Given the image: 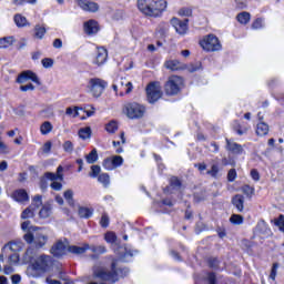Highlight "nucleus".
Instances as JSON below:
<instances>
[{"instance_id":"1a4fd4ad","label":"nucleus","mask_w":284,"mask_h":284,"mask_svg":"<svg viewBox=\"0 0 284 284\" xmlns=\"http://www.w3.org/2000/svg\"><path fill=\"white\" fill-rule=\"evenodd\" d=\"M70 242L68 239L58 240L51 247L50 253L58 258L68 254Z\"/></svg>"},{"instance_id":"473e14b6","label":"nucleus","mask_w":284,"mask_h":284,"mask_svg":"<svg viewBox=\"0 0 284 284\" xmlns=\"http://www.w3.org/2000/svg\"><path fill=\"white\" fill-rule=\"evenodd\" d=\"M41 134H50L52 132V123L50 121H45L40 126Z\"/></svg>"},{"instance_id":"13d9d810","label":"nucleus","mask_w":284,"mask_h":284,"mask_svg":"<svg viewBox=\"0 0 284 284\" xmlns=\"http://www.w3.org/2000/svg\"><path fill=\"white\" fill-rule=\"evenodd\" d=\"M20 90H21V92H32V91H34V84H32V83H28V84H22L21 87H20Z\"/></svg>"},{"instance_id":"c756f323","label":"nucleus","mask_w":284,"mask_h":284,"mask_svg":"<svg viewBox=\"0 0 284 284\" xmlns=\"http://www.w3.org/2000/svg\"><path fill=\"white\" fill-rule=\"evenodd\" d=\"M14 23L18 28H26L28 26V19L18 13L14 16Z\"/></svg>"},{"instance_id":"6ab92c4d","label":"nucleus","mask_w":284,"mask_h":284,"mask_svg":"<svg viewBox=\"0 0 284 284\" xmlns=\"http://www.w3.org/2000/svg\"><path fill=\"white\" fill-rule=\"evenodd\" d=\"M84 32L87 34H97L99 32V23L94 20H89L84 23Z\"/></svg>"},{"instance_id":"ddd939ff","label":"nucleus","mask_w":284,"mask_h":284,"mask_svg":"<svg viewBox=\"0 0 284 284\" xmlns=\"http://www.w3.org/2000/svg\"><path fill=\"white\" fill-rule=\"evenodd\" d=\"M28 81H32L33 83H37V85H41V82L39 81L37 73L30 70L23 71L17 78V83H20V84L28 83Z\"/></svg>"},{"instance_id":"5701e85b","label":"nucleus","mask_w":284,"mask_h":284,"mask_svg":"<svg viewBox=\"0 0 284 284\" xmlns=\"http://www.w3.org/2000/svg\"><path fill=\"white\" fill-rule=\"evenodd\" d=\"M164 65H165L166 70H171L172 72H174L176 70H181V68H183V64L179 60H169L165 62Z\"/></svg>"},{"instance_id":"6e6d98bb","label":"nucleus","mask_w":284,"mask_h":284,"mask_svg":"<svg viewBox=\"0 0 284 284\" xmlns=\"http://www.w3.org/2000/svg\"><path fill=\"white\" fill-rule=\"evenodd\" d=\"M263 28V19L257 18L253 23H252V29L253 30H261Z\"/></svg>"},{"instance_id":"603ef678","label":"nucleus","mask_w":284,"mask_h":284,"mask_svg":"<svg viewBox=\"0 0 284 284\" xmlns=\"http://www.w3.org/2000/svg\"><path fill=\"white\" fill-rule=\"evenodd\" d=\"M43 68H52V65H54V60L52 58H44L41 61Z\"/></svg>"},{"instance_id":"b1692460","label":"nucleus","mask_w":284,"mask_h":284,"mask_svg":"<svg viewBox=\"0 0 284 284\" xmlns=\"http://www.w3.org/2000/svg\"><path fill=\"white\" fill-rule=\"evenodd\" d=\"M119 87L122 90H124L125 94H130V92H132V90H133L132 82L128 81V79H125V78H121V80L119 82Z\"/></svg>"},{"instance_id":"bb28decb","label":"nucleus","mask_w":284,"mask_h":284,"mask_svg":"<svg viewBox=\"0 0 284 284\" xmlns=\"http://www.w3.org/2000/svg\"><path fill=\"white\" fill-rule=\"evenodd\" d=\"M255 232H258V234H264V235L270 234V229L267 227V223H265V221H260L255 227Z\"/></svg>"},{"instance_id":"4d7b16f0","label":"nucleus","mask_w":284,"mask_h":284,"mask_svg":"<svg viewBox=\"0 0 284 284\" xmlns=\"http://www.w3.org/2000/svg\"><path fill=\"white\" fill-rule=\"evenodd\" d=\"M180 17H192V9L190 8H182L179 11Z\"/></svg>"},{"instance_id":"69168bd1","label":"nucleus","mask_w":284,"mask_h":284,"mask_svg":"<svg viewBox=\"0 0 284 284\" xmlns=\"http://www.w3.org/2000/svg\"><path fill=\"white\" fill-rule=\"evenodd\" d=\"M275 225H277V227H280L281 232L284 229V216L280 215L278 220L275 222Z\"/></svg>"},{"instance_id":"f704fd0d","label":"nucleus","mask_w":284,"mask_h":284,"mask_svg":"<svg viewBox=\"0 0 284 284\" xmlns=\"http://www.w3.org/2000/svg\"><path fill=\"white\" fill-rule=\"evenodd\" d=\"M7 247H9L11 252H21V250H23V244L21 242H10L7 244Z\"/></svg>"},{"instance_id":"e433bc0d","label":"nucleus","mask_w":284,"mask_h":284,"mask_svg":"<svg viewBox=\"0 0 284 284\" xmlns=\"http://www.w3.org/2000/svg\"><path fill=\"white\" fill-rule=\"evenodd\" d=\"M99 183H102L104 187H108L110 185V175L108 173H102L98 176Z\"/></svg>"},{"instance_id":"3c124183","label":"nucleus","mask_w":284,"mask_h":284,"mask_svg":"<svg viewBox=\"0 0 284 284\" xmlns=\"http://www.w3.org/2000/svg\"><path fill=\"white\" fill-rule=\"evenodd\" d=\"M65 114L68 116H73V119H77V116H79V110H78V108H74V109L67 108Z\"/></svg>"},{"instance_id":"423d86ee","label":"nucleus","mask_w":284,"mask_h":284,"mask_svg":"<svg viewBox=\"0 0 284 284\" xmlns=\"http://www.w3.org/2000/svg\"><path fill=\"white\" fill-rule=\"evenodd\" d=\"M201 48H203L206 52H219L223 45L219 38L214 34H209L200 41Z\"/></svg>"},{"instance_id":"a19ab883","label":"nucleus","mask_w":284,"mask_h":284,"mask_svg":"<svg viewBox=\"0 0 284 284\" xmlns=\"http://www.w3.org/2000/svg\"><path fill=\"white\" fill-rule=\"evenodd\" d=\"M105 130L109 132V134H114V132L119 130V125L115 121H111L106 124Z\"/></svg>"},{"instance_id":"6e6552de","label":"nucleus","mask_w":284,"mask_h":284,"mask_svg":"<svg viewBox=\"0 0 284 284\" xmlns=\"http://www.w3.org/2000/svg\"><path fill=\"white\" fill-rule=\"evenodd\" d=\"M161 97H163V91H161V82L149 83L146 87V98L149 103H156Z\"/></svg>"},{"instance_id":"7ed1b4c3","label":"nucleus","mask_w":284,"mask_h":284,"mask_svg":"<svg viewBox=\"0 0 284 284\" xmlns=\"http://www.w3.org/2000/svg\"><path fill=\"white\" fill-rule=\"evenodd\" d=\"M122 112L128 119H143L145 106L136 102H128L123 105Z\"/></svg>"},{"instance_id":"338daca9","label":"nucleus","mask_w":284,"mask_h":284,"mask_svg":"<svg viewBox=\"0 0 284 284\" xmlns=\"http://www.w3.org/2000/svg\"><path fill=\"white\" fill-rule=\"evenodd\" d=\"M209 266L212 267L213 270H216V267H219V260L210 258L209 260Z\"/></svg>"},{"instance_id":"7c9ffc66","label":"nucleus","mask_w":284,"mask_h":284,"mask_svg":"<svg viewBox=\"0 0 284 284\" xmlns=\"http://www.w3.org/2000/svg\"><path fill=\"white\" fill-rule=\"evenodd\" d=\"M104 241L106 243H110L111 245H116V241H118L116 233L112 231L106 232L104 234Z\"/></svg>"},{"instance_id":"f257e3e1","label":"nucleus","mask_w":284,"mask_h":284,"mask_svg":"<svg viewBox=\"0 0 284 284\" xmlns=\"http://www.w3.org/2000/svg\"><path fill=\"white\" fill-rule=\"evenodd\" d=\"M138 9L144 17L159 19L168 10V0H138Z\"/></svg>"},{"instance_id":"f8f14e48","label":"nucleus","mask_w":284,"mask_h":284,"mask_svg":"<svg viewBox=\"0 0 284 284\" xmlns=\"http://www.w3.org/2000/svg\"><path fill=\"white\" fill-rule=\"evenodd\" d=\"M104 170L112 171L116 168L123 165V158L120 155H114L112 158H106L102 163Z\"/></svg>"},{"instance_id":"864d4df0","label":"nucleus","mask_w":284,"mask_h":284,"mask_svg":"<svg viewBox=\"0 0 284 284\" xmlns=\"http://www.w3.org/2000/svg\"><path fill=\"white\" fill-rule=\"evenodd\" d=\"M63 150H64V152L72 153L74 151V144H72L71 141H65L63 143Z\"/></svg>"},{"instance_id":"393cba45","label":"nucleus","mask_w":284,"mask_h":284,"mask_svg":"<svg viewBox=\"0 0 284 284\" xmlns=\"http://www.w3.org/2000/svg\"><path fill=\"white\" fill-rule=\"evenodd\" d=\"M34 256H37V250H34L33 247L27 248L23 255L24 263H32V261H34Z\"/></svg>"},{"instance_id":"9d476101","label":"nucleus","mask_w":284,"mask_h":284,"mask_svg":"<svg viewBox=\"0 0 284 284\" xmlns=\"http://www.w3.org/2000/svg\"><path fill=\"white\" fill-rule=\"evenodd\" d=\"M50 265H52V257L49 255H40L33 262V268L40 272H45Z\"/></svg>"},{"instance_id":"680f3d73","label":"nucleus","mask_w":284,"mask_h":284,"mask_svg":"<svg viewBox=\"0 0 284 284\" xmlns=\"http://www.w3.org/2000/svg\"><path fill=\"white\" fill-rule=\"evenodd\" d=\"M100 224L103 227H108V225H110V217L106 214H103L101 217Z\"/></svg>"},{"instance_id":"5fc2aeb1","label":"nucleus","mask_w":284,"mask_h":284,"mask_svg":"<svg viewBox=\"0 0 284 284\" xmlns=\"http://www.w3.org/2000/svg\"><path fill=\"white\" fill-rule=\"evenodd\" d=\"M0 154H10V146L0 140Z\"/></svg>"},{"instance_id":"412c9836","label":"nucleus","mask_w":284,"mask_h":284,"mask_svg":"<svg viewBox=\"0 0 284 284\" xmlns=\"http://www.w3.org/2000/svg\"><path fill=\"white\" fill-rule=\"evenodd\" d=\"M45 179L49 181H63V166L59 165L57 173H45Z\"/></svg>"},{"instance_id":"cd10ccee","label":"nucleus","mask_w":284,"mask_h":284,"mask_svg":"<svg viewBox=\"0 0 284 284\" xmlns=\"http://www.w3.org/2000/svg\"><path fill=\"white\" fill-rule=\"evenodd\" d=\"M85 161L90 165L97 163L99 161V153H97V149H93L89 154L85 155Z\"/></svg>"},{"instance_id":"2eb2a0df","label":"nucleus","mask_w":284,"mask_h":284,"mask_svg":"<svg viewBox=\"0 0 284 284\" xmlns=\"http://www.w3.org/2000/svg\"><path fill=\"white\" fill-rule=\"evenodd\" d=\"M187 21L190 20L185 19L184 21H181L178 18H173L171 19V26L178 34H185V32H187Z\"/></svg>"},{"instance_id":"f3484780","label":"nucleus","mask_w":284,"mask_h":284,"mask_svg":"<svg viewBox=\"0 0 284 284\" xmlns=\"http://www.w3.org/2000/svg\"><path fill=\"white\" fill-rule=\"evenodd\" d=\"M226 150L232 152V154H243V146L230 139H226Z\"/></svg>"},{"instance_id":"052dcab7","label":"nucleus","mask_w":284,"mask_h":284,"mask_svg":"<svg viewBox=\"0 0 284 284\" xmlns=\"http://www.w3.org/2000/svg\"><path fill=\"white\" fill-rule=\"evenodd\" d=\"M170 183L172 187H181V181L176 176H172Z\"/></svg>"},{"instance_id":"a211bd4d","label":"nucleus","mask_w":284,"mask_h":284,"mask_svg":"<svg viewBox=\"0 0 284 284\" xmlns=\"http://www.w3.org/2000/svg\"><path fill=\"white\" fill-rule=\"evenodd\" d=\"M232 204L236 207L237 212H243L245 205V196L236 194L232 197Z\"/></svg>"},{"instance_id":"c9c22d12","label":"nucleus","mask_w":284,"mask_h":284,"mask_svg":"<svg viewBox=\"0 0 284 284\" xmlns=\"http://www.w3.org/2000/svg\"><path fill=\"white\" fill-rule=\"evenodd\" d=\"M14 43V38L13 37H7V38H1L0 39V48H10Z\"/></svg>"},{"instance_id":"e2e57ef3","label":"nucleus","mask_w":284,"mask_h":284,"mask_svg":"<svg viewBox=\"0 0 284 284\" xmlns=\"http://www.w3.org/2000/svg\"><path fill=\"white\" fill-rule=\"evenodd\" d=\"M9 262L11 263V265H17V263H19V255L17 253H13L9 256Z\"/></svg>"},{"instance_id":"a878e982","label":"nucleus","mask_w":284,"mask_h":284,"mask_svg":"<svg viewBox=\"0 0 284 284\" xmlns=\"http://www.w3.org/2000/svg\"><path fill=\"white\" fill-rule=\"evenodd\" d=\"M270 132V126L265 122L257 124L256 134L257 136H265Z\"/></svg>"},{"instance_id":"39448f33","label":"nucleus","mask_w":284,"mask_h":284,"mask_svg":"<svg viewBox=\"0 0 284 284\" xmlns=\"http://www.w3.org/2000/svg\"><path fill=\"white\" fill-rule=\"evenodd\" d=\"M111 267V272L105 268L94 271V276H97V278H101V281H110L111 283H116V281H119V273L116 272V260L112 261Z\"/></svg>"},{"instance_id":"ea45409f","label":"nucleus","mask_w":284,"mask_h":284,"mask_svg":"<svg viewBox=\"0 0 284 284\" xmlns=\"http://www.w3.org/2000/svg\"><path fill=\"white\" fill-rule=\"evenodd\" d=\"M230 223L233 225H243V215L233 214L230 217Z\"/></svg>"},{"instance_id":"37998d69","label":"nucleus","mask_w":284,"mask_h":284,"mask_svg":"<svg viewBox=\"0 0 284 284\" xmlns=\"http://www.w3.org/2000/svg\"><path fill=\"white\" fill-rule=\"evenodd\" d=\"M21 230H23V232H32V230H39V227L37 226H32V224L30 223V221H24L22 224H21Z\"/></svg>"},{"instance_id":"dca6fc26","label":"nucleus","mask_w":284,"mask_h":284,"mask_svg":"<svg viewBox=\"0 0 284 284\" xmlns=\"http://www.w3.org/2000/svg\"><path fill=\"white\" fill-rule=\"evenodd\" d=\"M11 196L13 201H17V203H28V201H30L28 192H26L23 189L14 191Z\"/></svg>"},{"instance_id":"58836bf2","label":"nucleus","mask_w":284,"mask_h":284,"mask_svg":"<svg viewBox=\"0 0 284 284\" xmlns=\"http://www.w3.org/2000/svg\"><path fill=\"white\" fill-rule=\"evenodd\" d=\"M88 250H91V252H93L94 254H105V252H108L104 245H100V246L89 245Z\"/></svg>"},{"instance_id":"a18cd8bd","label":"nucleus","mask_w":284,"mask_h":284,"mask_svg":"<svg viewBox=\"0 0 284 284\" xmlns=\"http://www.w3.org/2000/svg\"><path fill=\"white\" fill-rule=\"evenodd\" d=\"M187 72H199V70H203V64L201 62H197L195 64H189L186 67Z\"/></svg>"},{"instance_id":"9b49d317","label":"nucleus","mask_w":284,"mask_h":284,"mask_svg":"<svg viewBox=\"0 0 284 284\" xmlns=\"http://www.w3.org/2000/svg\"><path fill=\"white\" fill-rule=\"evenodd\" d=\"M75 3L83 10V12H99L100 6L99 3L92 0H75Z\"/></svg>"},{"instance_id":"0e129e2a","label":"nucleus","mask_w":284,"mask_h":284,"mask_svg":"<svg viewBox=\"0 0 284 284\" xmlns=\"http://www.w3.org/2000/svg\"><path fill=\"white\" fill-rule=\"evenodd\" d=\"M227 179L230 182L235 181V179H236V170L235 169H231L229 171Z\"/></svg>"},{"instance_id":"c85d7f7f","label":"nucleus","mask_w":284,"mask_h":284,"mask_svg":"<svg viewBox=\"0 0 284 284\" xmlns=\"http://www.w3.org/2000/svg\"><path fill=\"white\" fill-rule=\"evenodd\" d=\"M239 23H241L242 26H247V23H250V19H251V16H250V12H241L237 14L236 17Z\"/></svg>"},{"instance_id":"4468645a","label":"nucleus","mask_w":284,"mask_h":284,"mask_svg":"<svg viewBox=\"0 0 284 284\" xmlns=\"http://www.w3.org/2000/svg\"><path fill=\"white\" fill-rule=\"evenodd\" d=\"M108 61V49L100 47L97 50L95 57L93 59V64L98 65H104V63Z\"/></svg>"},{"instance_id":"2f4dec72","label":"nucleus","mask_w":284,"mask_h":284,"mask_svg":"<svg viewBox=\"0 0 284 284\" xmlns=\"http://www.w3.org/2000/svg\"><path fill=\"white\" fill-rule=\"evenodd\" d=\"M78 134H79L80 139H82V141H85V140L90 139V136H92V129H90V126L82 128L79 130Z\"/></svg>"},{"instance_id":"f03ea898","label":"nucleus","mask_w":284,"mask_h":284,"mask_svg":"<svg viewBox=\"0 0 284 284\" xmlns=\"http://www.w3.org/2000/svg\"><path fill=\"white\" fill-rule=\"evenodd\" d=\"M26 243L33 245L36 250H41L48 243V235L43 232V229H31L23 235Z\"/></svg>"},{"instance_id":"de8ad7c7","label":"nucleus","mask_w":284,"mask_h":284,"mask_svg":"<svg viewBox=\"0 0 284 284\" xmlns=\"http://www.w3.org/2000/svg\"><path fill=\"white\" fill-rule=\"evenodd\" d=\"M33 216H34V210H32V206L26 209L21 214V219H32Z\"/></svg>"},{"instance_id":"bf43d9fd","label":"nucleus","mask_w":284,"mask_h":284,"mask_svg":"<svg viewBox=\"0 0 284 284\" xmlns=\"http://www.w3.org/2000/svg\"><path fill=\"white\" fill-rule=\"evenodd\" d=\"M51 187L55 191V192H61L63 184H61V182H57V180H53V182L51 183Z\"/></svg>"},{"instance_id":"4be33fe9","label":"nucleus","mask_w":284,"mask_h":284,"mask_svg":"<svg viewBox=\"0 0 284 284\" xmlns=\"http://www.w3.org/2000/svg\"><path fill=\"white\" fill-rule=\"evenodd\" d=\"M88 250H90V244H83V246H77V245H70L69 244V248L68 252L70 254H85V252H88Z\"/></svg>"},{"instance_id":"09e8293b","label":"nucleus","mask_w":284,"mask_h":284,"mask_svg":"<svg viewBox=\"0 0 284 284\" xmlns=\"http://www.w3.org/2000/svg\"><path fill=\"white\" fill-rule=\"evenodd\" d=\"M34 207H41L43 205V199L41 197V195H36L32 200V204Z\"/></svg>"},{"instance_id":"aec40b11","label":"nucleus","mask_w":284,"mask_h":284,"mask_svg":"<svg viewBox=\"0 0 284 284\" xmlns=\"http://www.w3.org/2000/svg\"><path fill=\"white\" fill-rule=\"evenodd\" d=\"M40 219H50L52 216V202H47L42 205L39 212Z\"/></svg>"},{"instance_id":"49530a36","label":"nucleus","mask_w":284,"mask_h":284,"mask_svg":"<svg viewBox=\"0 0 284 284\" xmlns=\"http://www.w3.org/2000/svg\"><path fill=\"white\" fill-rule=\"evenodd\" d=\"M101 174V166L100 165H92L91 166V172L89 173V176L92 179H97Z\"/></svg>"},{"instance_id":"8fccbe9b","label":"nucleus","mask_w":284,"mask_h":284,"mask_svg":"<svg viewBox=\"0 0 284 284\" xmlns=\"http://www.w3.org/2000/svg\"><path fill=\"white\" fill-rule=\"evenodd\" d=\"M206 174H209L210 176H213V179H216V176H219V165L213 164L211 170H209Z\"/></svg>"},{"instance_id":"72a5a7b5","label":"nucleus","mask_w":284,"mask_h":284,"mask_svg":"<svg viewBox=\"0 0 284 284\" xmlns=\"http://www.w3.org/2000/svg\"><path fill=\"white\" fill-rule=\"evenodd\" d=\"M34 37L37 39H43V37H45V27H41V24H37L34 27Z\"/></svg>"},{"instance_id":"0eeeda50","label":"nucleus","mask_w":284,"mask_h":284,"mask_svg":"<svg viewBox=\"0 0 284 284\" xmlns=\"http://www.w3.org/2000/svg\"><path fill=\"white\" fill-rule=\"evenodd\" d=\"M88 88L92 97H94L95 99H99V97L103 94V90L108 88V82L99 78H92L89 80Z\"/></svg>"},{"instance_id":"c03bdc74","label":"nucleus","mask_w":284,"mask_h":284,"mask_svg":"<svg viewBox=\"0 0 284 284\" xmlns=\"http://www.w3.org/2000/svg\"><path fill=\"white\" fill-rule=\"evenodd\" d=\"M74 192L72 190H67L64 192V199L68 201L69 205H74Z\"/></svg>"},{"instance_id":"20e7f679","label":"nucleus","mask_w":284,"mask_h":284,"mask_svg":"<svg viewBox=\"0 0 284 284\" xmlns=\"http://www.w3.org/2000/svg\"><path fill=\"white\" fill-rule=\"evenodd\" d=\"M183 90V78L171 75L164 84V92L169 97H176Z\"/></svg>"},{"instance_id":"774afa93","label":"nucleus","mask_w":284,"mask_h":284,"mask_svg":"<svg viewBox=\"0 0 284 284\" xmlns=\"http://www.w3.org/2000/svg\"><path fill=\"white\" fill-rule=\"evenodd\" d=\"M45 283H48V284H61V282H59L58 280H53L52 275H50L45 278Z\"/></svg>"},{"instance_id":"79ce46f5","label":"nucleus","mask_w":284,"mask_h":284,"mask_svg":"<svg viewBox=\"0 0 284 284\" xmlns=\"http://www.w3.org/2000/svg\"><path fill=\"white\" fill-rule=\"evenodd\" d=\"M242 192L245 194V196H248V199H252L254 196V186L244 185L242 186Z\"/></svg>"},{"instance_id":"4c0bfd02","label":"nucleus","mask_w":284,"mask_h":284,"mask_svg":"<svg viewBox=\"0 0 284 284\" xmlns=\"http://www.w3.org/2000/svg\"><path fill=\"white\" fill-rule=\"evenodd\" d=\"M78 214L80 219H90V216H92V211L88 207H80Z\"/></svg>"}]
</instances>
